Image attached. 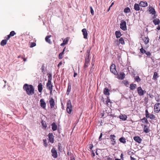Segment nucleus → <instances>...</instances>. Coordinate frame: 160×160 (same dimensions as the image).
I'll return each instance as SVG.
<instances>
[{
    "label": "nucleus",
    "instance_id": "obj_1",
    "mask_svg": "<svg viewBox=\"0 0 160 160\" xmlns=\"http://www.w3.org/2000/svg\"><path fill=\"white\" fill-rule=\"evenodd\" d=\"M23 89L29 96L32 95L34 93V89L32 85L25 84L23 86Z\"/></svg>",
    "mask_w": 160,
    "mask_h": 160
},
{
    "label": "nucleus",
    "instance_id": "obj_2",
    "mask_svg": "<svg viewBox=\"0 0 160 160\" xmlns=\"http://www.w3.org/2000/svg\"><path fill=\"white\" fill-rule=\"evenodd\" d=\"M67 112L71 114L72 111V105L71 101L70 100L68 101L67 105Z\"/></svg>",
    "mask_w": 160,
    "mask_h": 160
},
{
    "label": "nucleus",
    "instance_id": "obj_3",
    "mask_svg": "<svg viewBox=\"0 0 160 160\" xmlns=\"http://www.w3.org/2000/svg\"><path fill=\"white\" fill-rule=\"evenodd\" d=\"M137 91L138 94L140 96H143L146 92V91L143 90L141 87L137 88Z\"/></svg>",
    "mask_w": 160,
    "mask_h": 160
},
{
    "label": "nucleus",
    "instance_id": "obj_4",
    "mask_svg": "<svg viewBox=\"0 0 160 160\" xmlns=\"http://www.w3.org/2000/svg\"><path fill=\"white\" fill-rule=\"evenodd\" d=\"M120 28L123 30L125 31L127 30L126 22L124 21H121L120 24Z\"/></svg>",
    "mask_w": 160,
    "mask_h": 160
},
{
    "label": "nucleus",
    "instance_id": "obj_5",
    "mask_svg": "<svg viewBox=\"0 0 160 160\" xmlns=\"http://www.w3.org/2000/svg\"><path fill=\"white\" fill-rule=\"evenodd\" d=\"M110 70L111 72L114 75H116L118 74V72L116 69V66L115 64H112L111 65Z\"/></svg>",
    "mask_w": 160,
    "mask_h": 160
},
{
    "label": "nucleus",
    "instance_id": "obj_6",
    "mask_svg": "<svg viewBox=\"0 0 160 160\" xmlns=\"http://www.w3.org/2000/svg\"><path fill=\"white\" fill-rule=\"evenodd\" d=\"M141 126L143 127V132L146 133H148L150 131L149 126H148L147 124L145 125L141 124Z\"/></svg>",
    "mask_w": 160,
    "mask_h": 160
},
{
    "label": "nucleus",
    "instance_id": "obj_7",
    "mask_svg": "<svg viewBox=\"0 0 160 160\" xmlns=\"http://www.w3.org/2000/svg\"><path fill=\"white\" fill-rule=\"evenodd\" d=\"M154 112L158 113L160 111V103H157L154 106Z\"/></svg>",
    "mask_w": 160,
    "mask_h": 160
},
{
    "label": "nucleus",
    "instance_id": "obj_8",
    "mask_svg": "<svg viewBox=\"0 0 160 160\" xmlns=\"http://www.w3.org/2000/svg\"><path fill=\"white\" fill-rule=\"evenodd\" d=\"M52 156L54 158H56L58 157V153L56 150L53 148L51 150Z\"/></svg>",
    "mask_w": 160,
    "mask_h": 160
},
{
    "label": "nucleus",
    "instance_id": "obj_9",
    "mask_svg": "<svg viewBox=\"0 0 160 160\" xmlns=\"http://www.w3.org/2000/svg\"><path fill=\"white\" fill-rule=\"evenodd\" d=\"M115 137L116 136L114 135H111L110 136V139L112 142V144L113 145H114L116 144V142L115 139Z\"/></svg>",
    "mask_w": 160,
    "mask_h": 160
},
{
    "label": "nucleus",
    "instance_id": "obj_10",
    "mask_svg": "<svg viewBox=\"0 0 160 160\" xmlns=\"http://www.w3.org/2000/svg\"><path fill=\"white\" fill-rule=\"evenodd\" d=\"M49 102L51 108H53L55 105V103L54 99L52 98H51L49 99Z\"/></svg>",
    "mask_w": 160,
    "mask_h": 160
},
{
    "label": "nucleus",
    "instance_id": "obj_11",
    "mask_svg": "<svg viewBox=\"0 0 160 160\" xmlns=\"http://www.w3.org/2000/svg\"><path fill=\"white\" fill-rule=\"evenodd\" d=\"M49 138V140L51 143H53L54 142V136L52 133H50L48 135Z\"/></svg>",
    "mask_w": 160,
    "mask_h": 160
},
{
    "label": "nucleus",
    "instance_id": "obj_12",
    "mask_svg": "<svg viewBox=\"0 0 160 160\" xmlns=\"http://www.w3.org/2000/svg\"><path fill=\"white\" fill-rule=\"evenodd\" d=\"M89 58H85L83 69L85 70V68H87L89 64Z\"/></svg>",
    "mask_w": 160,
    "mask_h": 160
},
{
    "label": "nucleus",
    "instance_id": "obj_13",
    "mask_svg": "<svg viewBox=\"0 0 160 160\" xmlns=\"http://www.w3.org/2000/svg\"><path fill=\"white\" fill-rule=\"evenodd\" d=\"M40 102L41 107L43 109H45L46 103L45 102L44 100L43 99H40Z\"/></svg>",
    "mask_w": 160,
    "mask_h": 160
},
{
    "label": "nucleus",
    "instance_id": "obj_14",
    "mask_svg": "<svg viewBox=\"0 0 160 160\" xmlns=\"http://www.w3.org/2000/svg\"><path fill=\"white\" fill-rule=\"evenodd\" d=\"M46 87L48 89H53V86L51 84V81H48L46 84Z\"/></svg>",
    "mask_w": 160,
    "mask_h": 160
},
{
    "label": "nucleus",
    "instance_id": "obj_15",
    "mask_svg": "<svg viewBox=\"0 0 160 160\" xmlns=\"http://www.w3.org/2000/svg\"><path fill=\"white\" fill-rule=\"evenodd\" d=\"M16 34V33L13 31H12L9 34V35H8L7 37H5V39L7 40H9L11 37L14 36Z\"/></svg>",
    "mask_w": 160,
    "mask_h": 160
},
{
    "label": "nucleus",
    "instance_id": "obj_16",
    "mask_svg": "<svg viewBox=\"0 0 160 160\" xmlns=\"http://www.w3.org/2000/svg\"><path fill=\"white\" fill-rule=\"evenodd\" d=\"M134 140L139 143H141L142 139L139 136H135L133 137Z\"/></svg>",
    "mask_w": 160,
    "mask_h": 160
},
{
    "label": "nucleus",
    "instance_id": "obj_17",
    "mask_svg": "<svg viewBox=\"0 0 160 160\" xmlns=\"http://www.w3.org/2000/svg\"><path fill=\"white\" fill-rule=\"evenodd\" d=\"M84 38L85 39L88 38V32L86 28H83L82 30Z\"/></svg>",
    "mask_w": 160,
    "mask_h": 160
},
{
    "label": "nucleus",
    "instance_id": "obj_18",
    "mask_svg": "<svg viewBox=\"0 0 160 160\" xmlns=\"http://www.w3.org/2000/svg\"><path fill=\"white\" fill-rule=\"evenodd\" d=\"M149 11L150 13L151 14H155L156 13L155 9L152 7H149Z\"/></svg>",
    "mask_w": 160,
    "mask_h": 160
},
{
    "label": "nucleus",
    "instance_id": "obj_19",
    "mask_svg": "<svg viewBox=\"0 0 160 160\" xmlns=\"http://www.w3.org/2000/svg\"><path fill=\"white\" fill-rule=\"evenodd\" d=\"M139 5L140 6L145 7L148 6V3L146 1H141L140 2Z\"/></svg>",
    "mask_w": 160,
    "mask_h": 160
},
{
    "label": "nucleus",
    "instance_id": "obj_20",
    "mask_svg": "<svg viewBox=\"0 0 160 160\" xmlns=\"http://www.w3.org/2000/svg\"><path fill=\"white\" fill-rule=\"evenodd\" d=\"M68 37L66 38L63 40V42L60 44V46H62L67 44L68 42Z\"/></svg>",
    "mask_w": 160,
    "mask_h": 160
},
{
    "label": "nucleus",
    "instance_id": "obj_21",
    "mask_svg": "<svg viewBox=\"0 0 160 160\" xmlns=\"http://www.w3.org/2000/svg\"><path fill=\"white\" fill-rule=\"evenodd\" d=\"M142 40L146 44L148 43L149 42V38L148 36L143 37L142 38Z\"/></svg>",
    "mask_w": 160,
    "mask_h": 160
},
{
    "label": "nucleus",
    "instance_id": "obj_22",
    "mask_svg": "<svg viewBox=\"0 0 160 160\" xmlns=\"http://www.w3.org/2000/svg\"><path fill=\"white\" fill-rule=\"evenodd\" d=\"M153 22L155 25H159L160 23V20L158 18H156L153 20Z\"/></svg>",
    "mask_w": 160,
    "mask_h": 160
},
{
    "label": "nucleus",
    "instance_id": "obj_23",
    "mask_svg": "<svg viewBox=\"0 0 160 160\" xmlns=\"http://www.w3.org/2000/svg\"><path fill=\"white\" fill-rule=\"evenodd\" d=\"M125 74L124 72H122L120 73L118 76V78L120 79H123L125 77Z\"/></svg>",
    "mask_w": 160,
    "mask_h": 160
},
{
    "label": "nucleus",
    "instance_id": "obj_24",
    "mask_svg": "<svg viewBox=\"0 0 160 160\" xmlns=\"http://www.w3.org/2000/svg\"><path fill=\"white\" fill-rule=\"evenodd\" d=\"M137 87V85L134 83H132L130 85L129 88L132 90L135 89Z\"/></svg>",
    "mask_w": 160,
    "mask_h": 160
},
{
    "label": "nucleus",
    "instance_id": "obj_25",
    "mask_svg": "<svg viewBox=\"0 0 160 160\" xmlns=\"http://www.w3.org/2000/svg\"><path fill=\"white\" fill-rule=\"evenodd\" d=\"M115 34L116 38H120L121 36V33L119 31H116L115 32Z\"/></svg>",
    "mask_w": 160,
    "mask_h": 160
},
{
    "label": "nucleus",
    "instance_id": "obj_26",
    "mask_svg": "<svg viewBox=\"0 0 160 160\" xmlns=\"http://www.w3.org/2000/svg\"><path fill=\"white\" fill-rule=\"evenodd\" d=\"M109 90L107 88H105L104 90L103 93L106 95L109 96L110 95Z\"/></svg>",
    "mask_w": 160,
    "mask_h": 160
},
{
    "label": "nucleus",
    "instance_id": "obj_27",
    "mask_svg": "<svg viewBox=\"0 0 160 160\" xmlns=\"http://www.w3.org/2000/svg\"><path fill=\"white\" fill-rule=\"evenodd\" d=\"M119 118L123 121H125L127 119V117L125 115H121L119 116Z\"/></svg>",
    "mask_w": 160,
    "mask_h": 160
},
{
    "label": "nucleus",
    "instance_id": "obj_28",
    "mask_svg": "<svg viewBox=\"0 0 160 160\" xmlns=\"http://www.w3.org/2000/svg\"><path fill=\"white\" fill-rule=\"evenodd\" d=\"M38 90L39 92H41L42 90V85L41 83H39L38 85Z\"/></svg>",
    "mask_w": 160,
    "mask_h": 160
},
{
    "label": "nucleus",
    "instance_id": "obj_29",
    "mask_svg": "<svg viewBox=\"0 0 160 160\" xmlns=\"http://www.w3.org/2000/svg\"><path fill=\"white\" fill-rule=\"evenodd\" d=\"M51 126H52V129L53 131H55L57 130V126L55 122H53L52 123Z\"/></svg>",
    "mask_w": 160,
    "mask_h": 160
},
{
    "label": "nucleus",
    "instance_id": "obj_30",
    "mask_svg": "<svg viewBox=\"0 0 160 160\" xmlns=\"http://www.w3.org/2000/svg\"><path fill=\"white\" fill-rule=\"evenodd\" d=\"M51 37V35H48L45 38L46 42L48 43L49 44L51 43V42L49 38Z\"/></svg>",
    "mask_w": 160,
    "mask_h": 160
},
{
    "label": "nucleus",
    "instance_id": "obj_31",
    "mask_svg": "<svg viewBox=\"0 0 160 160\" xmlns=\"http://www.w3.org/2000/svg\"><path fill=\"white\" fill-rule=\"evenodd\" d=\"M66 48V47H65L63 50V51L61 52L60 53H59V55H58V58L59 59H62V58H63V54H64V52L65 51V49Z\"/></svg>",
    "mask_w": 160,
    "mask_h": 160
},
{
    "label": "nucleus",
    "instance_id": "obj_32",
    "mask_svg": "<svg viewBox=\"0 0 160 160\" xmlns=\"http://www.w3.org/2000/svg\"><path fill=\"white\" fill-rule=\"evenodd\" d=\"M119 44L120 43L122 45H124L125 44L124 39L122 37L120 38L119 39Z\"/></svg>",
    "mask_w": 160,
    "mask_h": 160
},
{
    "label": "nucleus",
    "instance_id": "obj_33",
    "mask_svg": "<svg viewBox=\"0 0 160 160\" xmlns=\"http://www.w3.org/2000/svg\"><path fill=\"white\" fill-rule=\"evenodd\" d=\"M7 40L6 39L3 40L1 42V45L2 46H4L7 43V40Z\"/></svg>",
    "mask_w": 160,
    "mask_h": 160
},
{
    "label": "nucleus",
    "instance_id": "obj_34",
    "mask_svg": "<svg viewBox=\"0 0 160 160\" xmlns=\"http://www.w3.org/2000/svg\"><path fill=\"white\" fill-rule=\"evenodd\" d=\"M119 140L122 143L124 144L126 143V139L124 137H121L119 139Z\"/></svg>",
    "mask_w": 160,
    "mask_h": 160
},
{
    "label": "nucleus",
    "instance_id": "obj_35",
    "mask_svg": "<svg viewBox=\"0 0 160 160\" xmlns=\"http://www.w3.org/2000/svg\"><path fill=\"white\" fill-rule=\"evenodd\" d=\"M141 120L142 122L143 123H146V124H149V122H148V120L147 118H144L142 119H141Z\"/></svg>",
    "mask_w": 160,
    "mask_h": 160
},
{
    "label": "nucleus",
    "instance_id": "obj_36",
    "mask_svg": "<svg viewBox=\"0 0 160 160\" xmlns=\"http://www.w3.org/2000/svg\"><path fill=\"white\" fill-rule=\"evenodd\" d=\"M134 7V9L136 11H139L140 10V7L138 4L135 3Z\"/></svg>",
    "mask_w": 160,
    "mask_h": 160
},
{
    "label": "nucleus",
    "instance_id": "obj_37",
    "mask_svg": "<svg viewBox=\"0 0 160 160\" xmlns=\"http://www.w3.org/2000/svg\"><path fill=\"white\" fill-rule=\"evenodd\" d=\"M147 118H150L152 120H155V116L153 114H150L149 115L148 117Z\"/></svg>",
    "mask_w": 160,
    "mask_h": 160
},
{
    "label": "nucleus",
    "instance_id": "obj_38",
    "mask_svg": "<svg viewBox=\"0 0 160 160\" xmlns=\"http://www.w3.org/2000/svg\"><path fill=\"white\" fill-rule=\"evenodd\" d=\"M71 89V86L70 85H68V88L67 92V94L68 95L69 94L70 92Z\"/></svg>",
    "mask_w": 160,
    "mask_h": 160
},
{
    "label": "nucleus",
    "instance_id": "obj_39",
    "mask_svg": "<svg viewBox=\"0 0 160 160\" xmlns=\"http://www.w3.org/2000/svg\"><path fill=\"white\" fill-rule=\"evenodd\" d=\"M124 12L126 13H128L131 12V10L129 8L127 7L124 9Z\"/></svg>",
    "mask_w": 160,
    "mask_h": 160
},
{
    "label": "nucleus",
    "instance_id": "obj_40",
    "mask_svg": "<svg viewBox=\"0 0 160 160\" xmlns=\"http://www.w3.org/2000/svg\"><path fill=\"white\" fill-rule=\"evenodd\" d=\"M158 77V73L157 72H155L154 73L152 79L154 80H156Z\"/></svg>",
    "mask_w": 160,
    "mask_h": 160
},
{
    "label": "nucleus",
    "instance_id": "obj_41",
    "mask_svg": "<svg viewBox=\"0 0 160 160\" xmlns=\"http://www.w3.org/2000/svg\"><path fill=\"white\" fill-rule=\"evenodd\" d=\"M90 52V49H88L87 50L86 53V57L85 58H89Z\"/></svg>",
    "mask_w": 160,
    "mask_h": 160
},
{
    "label": "nucleus",
    "instance_id": "obj_42",
    "mask_svg": "<svg viewBox=\"0 0 160 160\" xmlns=\"http://www.w3.org/2000/svg\"><path fill=\"white\" fill-rule=\"evenodd\" d=\"M135 80L137 82H139L141 81V79L139 78V76H136L134 78Z\"/></svg>",
    "mask_w": 160,
    "mask_h": 160
},
{
    "label": "nucleus",
    "instance_id": "obj_43",
    "mask_svg": "<svg viewBox=\"0 0 160 160\" xmlns=\"http://www.w3.org/2000/svg\"><path fill=\"white\" fill-rule=\"evenodd\" d=\"M48 81H51L52 80V75L51 73H48Z\"/></svg>",
    "mask_w": 160,
    "mask_h": 160
},
{
    "label": "nucleus",
    "instance_id": "obj_44",
    "mask_svg": "<svg viewBox=\"0 0 160 160\" xmlns=\"http://www.w3.org/2000/svg\"><path fill=\"white\" fill-rule=\"evenodd\" d=\"M140 50L141 53L142 54H143L144 53H145L146 52V51L144 49L143 47H142V48L141 49H140Z\"/></svg>",
    "mask_w": 160,
    "mask_h": 160
},
{
    "label": "nucleus",
    "instance_id": "obj_45",
    "mask_svg": "<svg viewBox=\"0 0 160 160\" xmlns=\"http://www.w3.org/2000/svg\"><path fill=\"white\" fill-rule=\"evenodd\" d=\"M94 67H95V66H93V65H92V66H91V68H90V71H89L90 73H92L93 72V71H94Z\"/></svg>",
    "mask_w": 160,
    "mask_h": 160
},
{
    "label": "nucleus",
    "instance_id": "obj_46",
    "mask_svg": "<svg viewBox=\"0 0 160 160\" xmlns=\"http://www.w3.org/2000/svg\"><path fill=\"white\" fill-rule=\"evenodd\" d=\"M41 124L42 126L46 128L47 127V125L45 122H44L43 121L41 122Z\"/></svg>",
    "mask_w": 160,
    "mask_h": 160
},
{
    "label": "nucleus",
    "instance_id": "obj_47",
    "mask_svg": "<svg viewBox=\"0 0 160 160\" xmlns=\"http://www.w3.org/2000/svg\"><path fill=\"white\" fill-rule=\"evenodd\" d=\"M43 142L44 146L45 147H47L48 146V143L47 142V140L46 139H43Z\"/></svg>",
    "mask_w": 160,
    "mask_h": 160
},
{
    "label": "nucleus",
    "instance_id": "obj_48",
    "mask_svg": "<svg viewBox=\"0 0 160 160\" xmlns=\"http://www.w3.org/2000/svg\"><path fill=\"white\" fill-rule=\"evenodd\" d=\"M36 44L34 42H32L30 43V48H32L36 46Z\"/></svg>",
    "mask_w": 160,
    "mask_h": 160
},
{
    "label": "nucleus",
    "instance_id": "obj_49",
    "mask_svg": "<svg viewBox=\"0 0 160 160\" xmlns=\"http://www.w3.org/2000/svg\"><path fill=\"white\" fill-rule=\"evenodd\" d=\"M149 113L148 112V111L147 109H146L145 110V116L147 118L148 117L149 115Z\"/></svg>",
    "mask_w": 160,
    "mask_h": 160
},
{
    "label": "nucleus",
    "instance_id": "obj_50",
    "mask_svg": "<svg viewBox=\"0 0 160 160\" xmlns=\"http://www.w3.org/2000/svg\"><path fill=\"white\" fill-rule=\"evenodd\" d=\"M90 12H91L92 14V15H93L94 14V11L93 10V8H92V7L91 6L90 7Z\"/></svg>",
    "mask_w": 160,
    "mask_h": 160
},
{
    "label": "nucleus",
    "instance_id": "obj_51",
    "mask_svg": "<svg viewBox=\"0 0 160 160\" xmlns=\"http://www.w3.org/2000/svg\"><path fill=\"white\" fill-rule=\"evenodd\" d=\"M93 147V145L92 144H90L89 145V148L90 149V150H91Z\"/></svg>",
    "mask_w": 160,
    "mask_h": 160
},
{
    "label": "nucleus",
    "instance_id": "obj_52",
    "mask_svg": "<svg viewBox=\"0 0 160 160\" xmlns=\"http://www.w3.org/2000/svg\"><path fill=\"white\" fill-rule=\"evenodd\" d=\"M145 54H146L148 56H150L151 55V53L150 52H146Z\"/></svg>",
    "mask_w": 160,
    "mask_h": 160
},
{
    "label": "nucleus",
    "instance_id": "obj_53",
    "mask_svg": "<svg viewBox=\"0 0 160 160\" xmlns=\"http://www.w3.org/2000/svg\"><path fill=\"white\" fill-rule=\"evenodd\" d=\"M152 15H153V16L152 17V19L154 20V19L156 18L157 16V14H156V13H155V14H152Z\"/></svg>",
    "mask_w": 160,
    "mask_h": 160
},
{
    "label": "nucleus",
    "instance_id": "obj_54",
    "mask_svg": "<svg viewBox=\"0 0 160 160\" xmlns=\"http://www.w3.org/2000/svg\"><path fill=\"white\" fill-rule=\"evenodd\" d=\"M41 69L42 70V72H43L44 69V65L42 66Z\"/></svg>",
    "mask_w": 160,
    "mask_h": 160
},
{
    "label": "nucleus",
    "instance_id": "obj_55",
    "mask_svg": "<svg viewBox=\"0 0 160 160\" xmlns=\"http://www.w3.org/2000/svg\"><path fill=\"white\" fill-rule=\"evenodd\" d=\"M70 158V160H75V158L73 155H72Z\"/></svg>",
    "mask_w": 160,
    "mask_h": 160
},
{
    "label": "nucleus",
    "instance_id": "obj_56",
    "mask_svg": "<svg viewBox=\"0 0 160 160\" xmlns=\"http://www.w3.org/2000/svg\"><path fill=\"white\" fill-rule=\"evenodd\" d=\"M102 133H101L100 135L99 136V140L100 141V140H102L101 138L102 137Z\"/></svg>",
    "mask_w": 160,
    "mask_h": 160
},
{
    "label": "nucleus",
    "instance_id": "obj_57",
    "mask_svg": "<svg viewBox=\"0 0 160 160\" xmlns=\"http://www.w3.org/2000/svg\"><path fill=\"white\" fill-rule=\"evenodd\" d=\"M130 158L131 160H136L135 158L132 157V156H131Z\"/></svg>",
    "mask_w": 160,
    "mask_h": 160
},
{
    "label": "nucleus",
    "instance_id": "obj_58",
    "mask_svg": "<svg viewBox=\"0 0 160 160\" xmlns=\"http://www.w3.org/2000/svg\"><path fill=\"white\" fill-rule=\"evenodd\" d=\"M123 154L122 153L121 154V155H120V157H121V158L122 159H123Z\"/></svg>",
    "mask_w": 160,
    "mask_h": 160
},
{
    "label": "nucleus",
    "instance_id": "obj_59",
    "mask_svg": "<svg viewBox=\"0 0 160 160\" xmlns=\"http://www.w3.org/2000/svg\"><path fill=\"white\" fill-rule=\"evenodd\" d=\"M52 89H48V90H49L50 91V95L52 94Z\"/></svg>",
    "mask_w": 160,
    "mask_h": 160
},
{
    "label": "nucleus",
    "instance_id": "obj_60",
    "mask_svg": "<svg viewBox=\"0 0 160 160\" xmlns=\"http://www.w3.org/2000/svg\"><path fill=\"white\" fill-rule=\"evenodd\" d=\"M107 160H113V159L112 158H110V157H108Z\"/></svg>",
    "mask_w": 160,
    "mask_h": 160
},
{
    "label": "nucleus",
    "instance_id": "obj_61",
    "mask_svg": "<svg viewBox=\"0 0 160 160\" xmlns=\"http://www.w3.org/2000/svg\"><path fill=\"white\" fill-rule=\"evenodd\" d=\"M62 62H60L58 65V67H59L60 66H61L62 64Z\"/></svg>",
    "mask_w": 160,
    "mask_h": 160
},
{
    "label": "nucleus",
    "instance_id": "obj_62",
    "mask_svg": "<svg viewBox=\"0 0 160 160\" xmlns=\"http://www.w3.org/2000/svg\"><path fill=\"white\" fill-rule=\"evenodd\" d=\"M22 59H23V60L24 62L26 61V60H27V58H23V57H22Z\"/></svg>",
    "mask_w": 160,
    "mask_h": 160
},
{
    "label": "nucleus",
    "instance_id": "obj_63",
    "mask_svg": "<svg viewBox=\"0 0 160 160\" xmlns=\"http://www.w3.org/2000/svg\"><path fill=\"white\" fill-rule=\"evenodd\" d=\"M77 75V73L76 72H74V75H73V77H76V76Z\"/></svg>",
    "mask_w": 160,
    "mask_h": 160
},
{
    "label": "nucleus",
    "instance_id": "obj_64",
    "mask_svg": "<svg viewBox=\"0 0 160 160\" xmlns=\"http://www.w3.org/2000/svg\"><path fill=\"white\" fill-rule=\"evenodd\" d=\"M158 27L157 28V29L158 30H160V24L159 25H158Z\"/></svg>",
    "mask_w": 160,
    "mask_h": 160
}]
</instances>
